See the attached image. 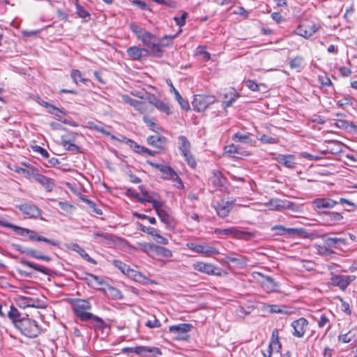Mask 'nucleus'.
Wrapping results in <instances>:
<instances>
[{"mask_svg":"<svg viewBox=\"0 0 357 357\" xmlns=\"http://www.w3.org/2000/svg\"><path fill=\"white\" fill-rule=\"evenodd\" d=\"M91 304L86 299L75 298L72 301V310L74 314L82 321H88V318L92 314Z\"/></svg>","mask_w":357,"mask_h":357,"instance_id":"f257e3e1","label":"nucleus"},{"mask_svg":"<svg viewBox=\"0 0 357 357\" xmlns=\"http://www.w3.org/2000/svg\"><path fill=\"white\" fill-rule=\"evenodd\" d=\"M271 230L277 235L286 236L287 237H298V238H313L314 234L309 233L304 229L301 228H286L282 225H275L271 228Z\"/></svg>","mask_w":357,"mask_h":357,"instance_id":"f03ea898","label":"nucleus"},{"mask_svg":"<svg viewBox=\"0 0 357 357\" xmlns=\"http://www.w3.org/2000/svg\"><path fill=\"white\" fill-rule=\"evenodd\" d=\"M15 328L29 337H36L40 333V328L38 323L35 320L28 317H22L21 321L17 322Z\"/></svg>","mask_w":357,"mask_h":357,"instance_id":"7ed1b4c3","label":"nucleus"},{"mask_svg":"<svg viewBox=\"0 0 357 357\" xmlns=\"http://www.w3.org/2000/svg\"><path fill=\"white\" fill-rule=\"evenodd\" d=\"M5 227H9L13 229V231L21 236H28L29 239L31 241H43L53 246L58 247L60 245V243L59 241L56 240H50L45 237H43L42 236L38 235L36 231L29 230L28 229L22 228L20 227H18L15 225H2Z\"/></svg>","mask_w":357,"mask_h":357,"instance_id":"20e7f679","label":"nucleus"},{"mask_svg":"<svg viewBox=\"0 0 357 357\" xmlns=\"http://www.w3.org/2000/svg\"><path fill=\"white\" fill-rule=\"evenodd\" d=\"M177 144L181 154L184 158L185 162L190 167L195 168L197 166V162L190 151L191 144L190 141L186 137L180 135L178 137Z\"/></svg>","mask_w":357,"mask_h":357,"instance_id":"39448f33","label":"nucleus"},{"mask_svg":"<svg viewBox=\"0 0 357 357\" xmlns=\"http://www.w3.org/2000/svg\"><path fill=\"white\" fill-rule=\"evenodd\" d=\"M151 165L155 167L159 171H160L163 174V178L167 180H172L175 182L174 185L177 188H183V184L182 183L181 179L179 178L178 174L174 171V169L167 165H160V164H153Z\"/></svg>","mask_w":357,"mask_h":357,"instance_id":"423d86ee","label":"nucleus"},{"mask_svg":"<svg viewBox=\"0 0 357 357\" xmlns=\"http://www.w3.org/2000/svg\"><path fill=\"white\" fill-rule=\"evenodd\" d=\"M320 25L312 22L305 21L300 24L295 29L296 35L302 36L306 39L313 36L319 29Z\"/></svg>","mask_w":357,"mask_h":357,"instance_id":"0eeeda50","label":"nucleus"},{"mask_svg":"<svg viewBox=\"0 0 357 357\" xmlns=\"http://www.w3.org/2000/svg\"><path fill=\"white\" fill-rule=\"evenodd\" d=\"M215 101V98L213 96L197 94L194 96L192 105L195 111L200 112L206 110Z\"/></svg>","mask_w":357,"mask_h":357,"instance_id":"6e6552de","label":"nucleus"},{"mask_svg":"<svg viewBox=\"0 0 357 357\" xmlns=\"http://www.w3.org/2000/svg\"><path fill=\"white\" fill-rule=\"evenodd\" d=\"M140 40L143 44L150 50L151 52L156 56H160L161 49L160 44L157 43L155 36L149 31H145Z\"/></svg>","mask_w":357,"mask_h":357,"instance_id":"1a4fd4ad","label":"nucleus"},{"mask_svg":"<svg viewBox=\"0 0 357 357\" xmlns=\"http://www.w3.org/2000/svg\"><path fill=\"white\" fill-rule=\"evenodd\" d=\"M142 194L141 203H151L153 208H158L162 204V199L156 192L146 190L144 186H139Z\"/></svg>","mask_w":357,"mask_h":357,"instance_id":"9d476101","label":"nucleus"},{"mask_svg":"<svg viewBox=\"0 0 357 357\" xmlns=\"http://www.w3.org/2000/svg\"><path fill=\"white\" fill-rule=\"evenodd\" d=\"M214 232L218 236H232L236 238L249 240L254 236L251 232L238 230L235 227L228 229H216Z\"/></svg>","mask_w":357,"mask_h":357,"instance_id":"9b49d317","label":"nucleus"},{"mask_svg":"<svg viewBox=\"0 0 357 357\" xmlns=\"http://www.w3.org/2000/svg\"><path fill=\"white\" fill-rule=\"evenodd\" d=\"M17 305L23 309L26 307L45 308L47 305L43 301L34 297L20 296L17 300Z\"/></svg>","mask_w":357,"mask_h":357,"instance_id":"f8f14e48","label":"nucleus"},{"mask_svg":"<svg viewBox=\"0 0 357 357\" xmlns=\"http://www.w3.org/2000/svg\"><path fill=\"white\" fill-rule=\"evenodd\" d=\"M338 204L337 201L329 197H319L312 202V208L319 214L324 210L334 208Z\"/></svg>","mask_w":357,"mask_h":357,"instance_id":"ddd939ff","label":"nucleus"},{"mask_svg":"<svg viewBox=\"0 0 357 357\" xmlns=\"http://www.w3.org/2000/svg\"><path fill=\"white\" fill-rule=\"evenodd\" d=\"M186 246L191 250L202 254L206 257H211L213 255H218L219 251L214 247L208 245L197 244L193 242H190L186 244Z\"/></svg>","mask_w":357,"mask_h":357,"instance_id":"4468645a","label":"nucleus"},{"mask_svg":"<svg viewBox=\"0 0 357 357\" xmlns=\"http://www.w3.org/2000/svg\"><path fill=\"white\" fill-rule=\"evenodd\" d=\"M123 353H135L137 355L146 356L148 353L155 355H161V351L158 347H150L146 346H138L135 347H126L123 349Z\"/></svg>","mask_w":357,"mask_h":357,"instance_id":"2eb2a0df","label":"nucleus"},{"mask_svg":"<svg viewBox=\"0 0 357 357\" xmlns=\"http://www.w3.org/2000/svg\"><path fill=\"white\" fill-rule=\"evenodd\" d=\"M308 321L303 317H301L291 323V327L294 328L292 334L296 337H303L308 327Z\"/></svg>","mask_w":357,"mask_h":357,"instance_id":"dca6fc26","label":"nucleus"},{"mask_svg":"<svg viewBox=\"0 0 357 357\" xmlns=\"http://www.w3.org/2000/svg\"><path fill=\"white\" fill-rule=\"evenodd\" d=\"M192 326L190 324H180L169 326V331L175 334L178 340H185L187 333L191 331Z\"/></svg>","mask_w":357,"mask_h":357,"instance_id":"f3484780","label":"nucleus"},{"mask_svg":"<svg viewBox=\"0 0 357 357\" xmlns=\"http://www.w3.org/2000/svg\"><path fill=\"white\" fill-rule=\"evenodd\" d=\"M280 347L281 345L279 341L278 332L277 330H274L272 332L271 340L268 349L266 351H262L263 356L271 357L273 351L279 352Z\"/></svg>","mask_w":357,"mask_h":357,"instance_id":"a211bd4d","label":"nucleus"},{"mask_svg":"<svg viewBox=\"0 0 357 357\" xmlns=\"http://www.w3.org/2000/svg\"><path fill=\"white\" fill-rule=\"evenodd\" d=\"M354 278L355 276L352 275H334L331 279V283L333 286L338 287L344 290Z\"/></svg>","mask_w":357,"mask_h":357,"instance_id":"6ab92c4d","label":"nucleus"},{"mask_svg":"<svg viewBox=\"0 0 357 357\" xmlns=\"http://www.w3.org/2000/svg\"><path fill=\"white\" fill-rule=\"evenodd\" d=\"M192 267L194 270L206 273L211 275H220V272H215L216 267L210 263H206L203 261H197L193 264Z\"/></svg>","mask_w":357,"mask_h":357,"instance_id":"aec40b11","label":"nucleus"},{"mask_svg":"<svg viewBox=\"0 0 357 357\" xmlns=\"http://www.w3.org/2000/svg\"><path fill=\"white\" fill-rule=\"evenodd\" d=\"M275 160L280 165L289 169H294L296 167V161L294 155L279 154L275 157Z\"/></svg>","mask_w":357,"mask_h":357,"instance_id":"412c9836","label":"nucleus"},{"mask_svg":"<svg viewBox=\"0 0 357 357\" xmlns=\"http://www.w3.org/2000/svg\"><path fill=\"white\" fill-rule=\"evenodd\" d=\"M125 275H126L128 277L130 278L135 282L142 284L154 283L153 281L149 279L143 273L136 270H134L130 267L128 269V271L126 272Z\"/></svg>","mask_w":357,"mask_h":357,"instance_id":"4be33fe9","label":"nucleus"},{"mask_svg":"<svg viewBox=\"0 0 357 357\" xmlns=\"http://www.w3.org/2000/svg\"><path fill=\"white\" fill-rule=\"evenodd\" d=\"M146 141L149 145L160 150H163L167 143V138L160 135L149 136L147 137Z\"/></svg>","mask_w":357,"mask_h":357,"instance_id":"5701e85b","label":"nucleus"},{"mask_svg":"<svg viewBox=\"0 0 357 357\" xmlns=\"http://www.w3.org/2000/svg\"><path fill=\"white\" fill-rule=\"evenodd\" d=\"M233 202L222 200L215 206V211L221 218L226 217L232 208Z\"/></svg>","mask_w":357,"mask_h":357,"instance_id":"b1692460","label":"nucleus"},{"mask_svg":"<svg viewBox=\"0 0 357 357\" xmlns=\"http://www.w3.org/2000/svg\"><path fill=\"white\" fill-rule=\"evenodd\" d=\"M149 102L153 105L155 107H156L158 110L162 112H164L167 115H169L172 114L170 107L169 105L164 101L158 99L155 96H152L149 98Z\"/></svg>","mask_w":357,"mask_h":357,"instance_id":"393cba45","label":"nucleus"},{"mask_svg":"<svg viewBox=\"0 0 357 357\" xmlns=\"http://www.w3.org/2000/svg\"><path fill=\"white\" fill-rule=\"evenodd\" d=\"M35 180L40 183L47 192H52L55 186L53 179L38 173L35 175Z\"/></svg>","mask_w":357,"mask_h":357,"instance_id":"a878e982","label":"nucleus"},{"mask_svg":"<svg viewBox=\"0 0 357 357\" xmlns=\"http://www.w3.org/2000/svg\"><path fill=\"white\" fill-rule=\"evenodd\" d=\"M20 210L30 218H36L40 215V209L31 204H24L19 206Z\"/></svg>","mask_w":357,"mask_h":357,"instance_id":"bb28decb","label":"nucleus"},{"mask_svg":"<svg viewBox=\"0 0 357 357\" xmlns=\"http://www.w3.org/2000/svg\"><path fill=\"white\" fill-rule=\"evenodd\" d=\"M67 248L78 253L86 261L91 263L93 264H96V261L90 257V256L86 252V251L78 244L70 243L67 245Z\"/></svg>","mask_w":357,"mask_h":357,"instance_id":"cd10ccee","label":"nucleus"},{"mask_svg":"<svg viewBox=\"0 0 357 357\" xmlns=\"http://www.w3.org/2000/svg\"><path fill=\"white\" fill-rule=\"evenodd\" d=\"M252 134L251 133H241V132H236L234 135L232 137V139L238 142L248 144L251 146H255L256 144V141L253 139H252Z\"/></svg>","mask_w":357,"mask_h":357,"instance_id":"c85d7f7f","label":"nucleus"},{"mask_svg":"<svg viewBox=\"0 0 357 357\" xmlns=\"http://www.w3.org/2000/svg\"><path fill=\"white\" fill-rule=\"evenodd\" d=\"M262 288L266 292H273L276 291L278 284L273 278L269 276H262L260 281Z\"/></svg>","mask_w":357,"mask_h":357,"instance_id":"c756f323","label":"nucleus"},{"mask_svg":"<svg viewBox=\"0 0 357 357\" xmlns=\"http://www.w3.org/2000/svg\"><path fill=\"white\" fill-rule=\"evenodd\" d=\"M88 321L91 322L92 327L96 330L103 331L106 327V324L104 320L93 314H91L90 317L88 318Z\"/></svg>","mask_w":357,"mask_h":357,"instance_id":"7c9ffc66","label":"nucleus"},{"mask_svg":"<svg viewBox=\"0 0 357 357\" xmlns=\"http://www.w3.org/2000/svg\"><path fill=\"white\" fill-rule=\"evenodd\" d=\"M320 215L324 217V219L326 221H340L343 219L342 213L338 212H329L324 211L320 212Z\"/></svg>","mask_w":357,"mask_h":357,"instance_id":"2f4dec72","label":"nucleus"},{"mask_svg":"<svg viewBox=\"0 0 357 357\" xmlns=\"http://www.w3.org/2000/svg\"><path fill=\"white\" fill-rule=\"evenodd\" d=\"M8 317L12 321L15 326H17V322L21 321L22 319L19 310L13 305L10 307V310L8 312Z\"/></svg>","mask_w":357,"mask_h":357,"instance_id":"473e14b6","label":"nucleus"},{"mask_svg":"<svg viewBox=\"0 0 357 357\" xmlns=\"http://www.w3.org/2000/svg\"><path fill=\"white\" fill-rule=\"evenodd\" d=\"M142 48L137 46H132L127 49V54L133 60H139L142 56Z\"/></svg>","mask_w":357,"mask_h":357,"instance_id":"72a5a7b5","label":"nucleus"},{"mask_svg":"<svg viewBox=\"0 0 357 357\" xmlns=\"http://www.w3.org/2000/svg\"><path fill=\"white\" fill-rule=\"evenodd\" d=\"M70 76H71L73 82L76 84H78L79 82H82L83 84H86L87 82H89V79L84 78L83 74L79 70H75V69L71 71Z\"/></svg>","mask_w":357,"mask_h":357,"instance_id":"f704fd0d","label":"nucleus"},{"mask_svg":"<svg viewBox=\"0 0 357 357\" xmlns=\"http://www.w3.org/2000/svg\"><path fill=\"white\" fill-rule=\"evenodd\" d=\"M156 211L160 220L163 223H169V218L167 212L165 210L164 202L158 208H153Z\"/></svg>","mask_w":357,"mask_h":357,"instance_id":"c9c22d12","label":"nucleus"},{"mask_svg":"<svg viewBox=\"0 0 357 357\" xmlns=\"http://www.w3.org/2000/svg\"><path fill=\"white\" fill-rule=\"evenodd\" d=\"M123 100L136 109L142 112L144 109V103L138 100L130 98L128 96L123 97Z\"/></svg>","mask_w":357,"mask_h":357,"instance_id":"e433bc0d","label":"nucleus"},{"mask_svg":"<svg viewBox=\"0 0 357 357\" xmlns=\"http://www.w3.org/2000/svg\"><path fill=\"white\" fill-rule=\"evenodd\" d=\"M153 255L169 258L172 257V252L169 249L157 245Z\"/></svg>","mask_w":357,"mask_h":357,"instance_id":"4c0bfd02","label":"nucleus"},{"mask_svg":"<svg viewBox=\"0 0 357 357\" xmlns=\"http://www.w3.org/2000/svg\"><path fill=\"white\" fill-rule=\"evenodd\" d=\"M16 172L18 173V174H20L22 175H23L24 177L26 178H31V177H33L35 178V175L37 174L38 173L36 172V170L35 168L33 167H31L30 169H24V168H19L16 170Z\"/></svg>","mask_w":357,"mask_h":357,"instance_id":"58836bf2","label":"nucleus"},{"mask_svg":"<svg viewBox=\"0 0 357 357\" xmlns=\"http://www.w3.org/2000/svg\"><path fill=\"white\" fill-rule=\"evenodd\" d=\"M356 336V333L353 330H350L348 333L338 336V340L344 343L350 342Z\"/></svg>","mask_w":357,"mask_h":357,"instance_id":"ea45409f","label":"nucleus"},{"mask_svg":"<svg viewBox=\"0 0 357 357\" xmlns=\"http://www.w3.org/2000/svg\"><path fill=\"white\" fill-rule=\"evenodd\" d=\"M338 202V204H341L342 205H344L346 204L347 205V208H345V210L347 211H349V212H351V211H357V206L351 202V201L347 199H344V198H340L339 199Z\"/></svg>","mask_w":357,"mask_h":357,"instance_id":"a19ab883","label":"nucleus"},{"mask_svg":"<svg viewBox=\"0 0 357 357\" xmlns=\"http://www.w3.org/2000/svg\"><path fill=\"white\" fill-rule=\"evenodd\" d=\"M143 121L146 123V125L149 127L153 131H157L160 129L159 126L155 123V119L153 118L149 117L147 116H144L143 117Z\"/></svg>","mask_w":357,"mask_h":357,"instance_id":"79ce46f5","label":"nucleus"},{"mask_svg":"<svg viewBox=\"0 0 357 357\" xmlns=\"http://www.w3.org/2000/svg\"><path fill=\"white\" fill-rule=\"evenodd\" d=\"M59 208L67 213H71L75 209L74 206L67 202H58Z\"/></svg>","mask_w":357,"mask_h":357,"instance_id":"37998d69","label":"nucleus"},{"mask_svg":"<svg viewBox=\"0 0 357 357\" xmlns=\"http://www.w3.org/2000/svg\"><path fill=\"white\" fill-rule=\"evenodd\" d=\"M28 254L35 258V259H42V260H44V261H49L51 260V258L48 256H46V255H43V254L41 253H39L38 251H36V250H30L28 252Z\"/></svg>","mask_w":357,"mask_h":357,"instance_id":"c03bdc74","label":"nucleus"},{"mask_svg":"<svg viewBox=\"0 0 357 357\" xmlns=\"http://www.w3.org/2000/svg\"><path fill=\"white\" fill-rule=\"evenodd\" d=\"M317 325L319 328H324L326 326H328V329L329 330L331 328V325L330 324V321L326 314H322L320 317L319 320L317 322Z\"/></svg>","mask_w":357,"mask_h":357,"instance_id":"a18cd8bd","label":"nucleus"},{"mask_svg":"<svg viewBox=\"0 0 357 357\" xmlns=\"http://www.w3.org/2000/svg\"><path fill=\"white\" fill-rule=\"evenodd\" d=\"M303 59L301 56H296L290 61L291 68H296L298 70L302 68Z\"/></svg>","mask_w":357,"mask_h":357,"instance_id":"49530a36","label":"nucleus"},{"mask_svg":"<svg viewBox=\"0 0 357 357\" xmlns=\"http://www.w3.org/2000/svg\"><path fill=\"white\" fill-rule=\"evenodd\" d=\"M258 139L264 144H273L278 143V139L266 135H261Z\"/></svg>","mask_w":357,"mask_h":357,"instance_id":"de8ad7c7","label":"nucleus"},{"mask_svg":"<svg viewBox=\"0 0 357 357\" xmlns=\"http://www.w3.org/2000/svg\"><path fill=\"white\" fill-rule=\"evenodd\" d=\"M63 146L68 151H73V152H75V153H77V152L79 151V147L78 146H77L76 144H73V142H71L69 140L68 141H66V140L63 141Z\"/></svg>","mask_w":357,"mask_h":357,"instance_id":"09e8293b","label":"nucleus"},{"mask_svg":"<svg viewBox=\"0 0 357 357\" xmlns=\"http://www.w3.org/2000/svg\"><path fill=\"white\" fill-rule=\"evenodd\" d=\"M130 29L132 30V31L135 33L137 38H139V39L141 38L142 36L146 31V30H144V29L141 28L140 26H137L135 24H131L130 25Z\"/></svg>","mask_w":357,"mask_h":357,"instance_id":"8fccbe9b","label":"nucleus"},{"mask_svg":"<svg viewBox=\"0 0 357 357\" xmlns=\"http://www.w3.org/2000/svg\"><path fill=\"white\" fill-rule=\"evenodd\" d=\"M135 151L138 153H140L142 155H148L150 156L154 155V153L152 151H151L150 149H149L144 146H142L140 145H135Z\"/></svg>","mask_w":357,"mask_h":357,"instance_id":"3c124183","label":"nucleus"},{"mask_svg":"<svg viewBox=\"0 0 357 357\" xmlns=\"http://www.w3.org/2000/svg\"><path fill=\"white\" fill-rule=\"evenodd\" d=\"M113 264L119 269L123 274L126 273V271H128V269L130 268V266L126 264L125 263L122 262L119 260H114Z\"/></svg>","mask_w":357,"mask_h":357,"instance_id":"603ef678","label":"nucleus"},{"mask_svg":"<svg viewBox=\"0 0 357 357\" xmlns=\"http://www.w3.org/2000/svg\"><path fill=\"white\" fill-rule=\"evenodd\" d=\"M238 95L236 93V92L232 93L231 96L229 100L223 101L222 103V106L224 109H226L230 107L238 98Z\"/></svg>","mask_w":357,"mask_h":357,"instance_id":"864d4df0","label":"nucleus"},{"mask_svg":"<svg viewBox=\"0 0 357 357\" xmlns=\"http://www.w3.org/2000/svg\"><path fill=\"white\" fill-rule=\"evenodd\" d=\"M157 245L153 243H144L142 245V250L149 255L153 254Z\"/></svg>","mask_w":357,"mask_h":357,"instance_id":"5fc2aeb1","label":"nucleus"},{"mask_svg":"<svg viewBox=\"0 0 357 357\" xmlns=\"http://www.w3.org/2000/svg\"><path fill=\"white\" fill-rule=\"evenodd\" d=\"M331 124L340 129H347L348 127V122L345 120L334 119Z\"/></svg>","mask_w":357,"mask_h":357,"instance_id":"6e6d98bb","label":"nucleus"},{"mask_svg":"<svg viewBox=\"0 0 357 357\" xmlns=\"http://www.w3.org/2000/svg\"><path fill=\"white\" fill-rule=\"evenodd\" d=\"M188 17V13L186 12H183L180 17H174V20L176 24L180 27L183 26L185 24V20Z\"/></svg>","mask_w":357,"mask_h":357,"instance_id":"4d7b16f0","label":"nucleus"},{"mask_svg":"<svg viewBox=\"0 0 357 357\" xmlns=\"http://www.w3.org/2000/svg\"><path fill=\"white\" fill-rule=\"evenodd\" d=\"M141 230L148 234L152 236L153 238L156 236L158 231L152 227L140 225Z\"/></svg>","mask_w":357,"mask_h":357,"instance_id":"13d9d810","label":"nucleus"},{"mask_svg":"<svg viewBox=\"0 0 357 357\" xmlns=\"http://www.w3.org/2000/svg\"><path fill=\"white\" fill-rule=\"evenodd\" d=\"M293 204L291 202H286L282 201H275V208L278 210L282 208H291Z\"/></svg>","mask_w":357,"mask_h":357,"instance_id":"bf43d9fd","label":"nucleus"},{"mask_svg":"<svg viewBox=\"0 0 357 357\" xmlns=\"http://www.w3.org/2000/svg\"><path fill=\"white\" fill-rule=\"evenodd\" d=\"M167 84L170 87V89H169L170 93H173L174 95L175 99L176 100H181V94L179 93L178 91L175 89V87L174 86L172 81L170 79H169V80L167 81Z\"/></svg>","mask_w":357,"mask_h":357,"instance_id":"052dcab7","label":"nucleus"},{"mask_svg":"<svg viewBox=\"0 0 357 357\" xmlns=\"http://www.w3.org/2000/svg\"><path fill=\"white\" fill-rule=\"evenodd\" d=\"M35 100L41 106L45 107L49 110L50 109H52V110H55V106L43 100L40 97L37 96L35 98Z\"/></svg>","mask_w":357,"mask_h":357,"instance_id":"680f3d73","label":"nucleus"},{"mask_svg":"<svg viewBox=\"0 0 357 357\" xmlns=\"http://www.w3.org/2000/svg\"><path fill=\"white\" fill-rule=\"evenodd\" d=\"M76 13L79 17L86 18L89 17V13L80 5H76Z\"/></svg>","mask_w":357,"mask_h":357,"instance_id":"e2e57ef3","label":"nucleus"},{"mask_svg":"<svg viewBox=\"0 0 357 357\" xmlns=\"http://www.w3.org/2000/svg\"><path fill=\"white\" fill-rule=\"evenodd\" d=\"M245 86L252 91H259V85L253 80L248 79L245 82Z\"/></svg>","mask_w":357,"mask_h":357,"instance_id":"0e129e2a","label":"nucleus"},{"mask_svg":"<svg viewBox=\"0 0 357 357\" xmlns=\"http://www.w3.org/2000/svg\"><path fill=\"white\" fill-rule=\"evenodd\" d=\"M146 326L150 328H159L161 326V324L158 319L154 317L151 320H148L145 324Z\"/></svg>","mask_w":357,"mask_h":357,"instance_id":"69168bd1","label":"nucleus"},{"mask_svg":"<svg viewBox=\"0 0 357 357\" xmlns=\"http://www.w3.org/2000/svg\"><path fill=\"white\" fill-rule=\"evenodd\" d=\"M55 110H52V109H50L47 110L48 113L52 114L54 118L59 121L62 120V114H63V112L58 107H55Z\"/></svg>","mask_w":357,"mask_h":357,"instance_id":"338daca9","label":"nucleus"},{"mask_svg":"<svg viewBox=\"0 0 357 357\" xmlns=\"http://www.w3.org/2000/svg\"><path fill=\"white\" fill-rule=\"evenodd\" d=\"M153 239L158 243L161 245H167L169 243L168 239L160 236L158 232L157 233L156 236H154Z\"/></svg>","mask_w":357,"mask_h":357,"instance_id":"774afa93","label":"nucleus"}]
</instances>
